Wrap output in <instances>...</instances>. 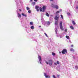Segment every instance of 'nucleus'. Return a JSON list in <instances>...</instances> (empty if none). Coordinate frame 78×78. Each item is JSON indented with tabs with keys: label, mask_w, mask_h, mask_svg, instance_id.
I'll use <instances>...</instances> for the list:
<instances>
[{
	"label": "nucleus",
	"mask_w": 78,
	"mask_h": 78,
	"mask_svg": "<svg viewBox=\"0 0 78 78\" xmlns=\"http://www.w3.org/2000/svg\"><path fill=\"white\" fill-rule=\"evenodd\" d=\"M58 19H59V17H57V16H56L55 18V25H58Z\"/></svg>",
	"instance_id": "f257e3e1"
},
{
	"label": "nucleus",
	"mask_w": 78,
	"mask_h": 78,
	"mask_svg": "<svg viewBox=\"0 0 78 78\" xmlns=\"http://www.w3.org/2000/svg\"><path fill=\"white\" fill-rule=\"evenodd\" d=\"M46 63L47 64H49V66H51L52 65V63H53V61L52 60H50L49 61V62L48 63L46 61Z\"/></svg>",
	"instance_id": "f03ea898"
},
{
	"label": "nucleus",
	"mask_w": 78,
	"mask_h": 78,
	"mask_svg": "<svg viewBox=\"0 0 78 78\" xmlns=\"http://www.w3.org/2000/svg\"><path fill=\"white\" fill-rule=\"evenodd\" d=\"M62 21H61L60 23V28L61 30H62V31H63V30H64V29L62 27Z\"/></svg>",
	"instance_id": "7ed1b4c3"
},
{
	"label": "nucleus",
	"mask_w": 78,
	"mask_h": 78,
	"mask_svg": "<svg viewBox=\"0 0 78 78\" xmlns=\"http://www.w3.org/2000/svg\"><path fill=\"white\" fill-rule=\"evenodd\" d=\"M67 50L66 49H64L62 51V53L63 54H66V53H67Z\"/></svg>",
	"instance_id": "20e7f679"
},
{
	"label": "nucleus",
	"mask_w": 78,
	"mask_h": 78,
	"mask_svg": "<svg viewBox=\"0 0 78 78\" xmlns=\"http://www.w3.org/2000/svg\"><path fill=\"white\" fill-rule=\"evenodd\" d=\"M52 7L55 8H56V9H58V5H53V4H52Z\"/></svg>",
	"instance_id": "39448f33"
},
{
	"label": "nucleus",
	"mask_w": 78,
	"mask_h": 78,
	"mask_svg": "<svg viewBox=\"0 0 78 78\" xmlns=\"http://www.w3.org/2000/svg\"><path fill=\"white\" fill-rule=\"evenodd\" d=\"M44 75L46 78H50V76L48 75H47V73H44Z\"/></svg>",
	"instance_id": "423d86ee"
},
{
	"label": "nucleus",
	"mask_w": 78,
	"mask_h": 78,
	"mask_svg": "<svg viewBox=\"0 0 78 78\" xmlns=\"http://www.w3.org/2000/svg\"><path fill=\"white\" fill-rule=\"evenodd\" d=\"M45 9H46V7L45 6H43L42 8L43 12H44V11H45Z\"/></svg>",
	"instance_id": "0eeeda50"
},
{
	"label": "nucleus",
	"mask_w": 78,
	"mask_h": 78,
	"mask_svg": "<svg viewBox=\"0 0 78 78\" xmlns=\"http://www.w3.org/2000/svg\"><path fill=\"white\" fill-rule=\"evenodd\" d=\"M38 59L39 60V61H40V64H42V62H41V61H42V59H41V56H39L38 57Z\"/></svg>",
	"instance_id": "6e6552de"
},
{
	"label": "nucleus",
	"mask_w": 78,
	"mask_h": 78,
	"mask_svg": "<svg viewBox=\"0 0 78 78\" xmlns=\"http://www.w3.org/2000/svg\"><path fill=\"white\" fill-rule=\"evenodd\" d=\"M17 16L19 19H20V18H21V15L19 14V13H18Z\"/></svg>",
	"instance_id": "1a4fd4ad"
},
{
	"label": "nucleus",
	"mask_w": 78,
	"mask_h": 78,
	"mask_svg": "<svg viewBox=\"0 0 78 78\" xmlns=\"http://www.w3.org/2000/svg\"><path fill=\"white\" fill-rule=\"evenodd\" d=\"M22 16H24V17H27V15L24 14L23 13H22Z\"/></svg>",
	"instance_id": "9d476101"
},
{
	"label": "nucleus",
	"mask_w": 78,
	"mask_h": 78,
	"mask_svg": "<svg viewBox=\"0 0 78 78\" xmlns=\"http://www.w3.org/2000/svg\"><path fill=\"white\" fill-rule=\"evenodd\" d=\"M70 28H71V29H72V30H73V26H71L70 27Z\"/></svg>",
	"instance_id": "9b49d317"
},
{
	"label": "nucleus",
	"mask_w": 78,
	"mask_h": 78,
	"mask_svg": "<svg viewBox=\"0 0 78 78\" xmlns=\"http://www.w3.org/2000/svg\"><path fill=\"white\" fill-rule=\"evenodd\" d=\"M46 15L47 16H48V17H49V14L47 12H46Z\"/></svg>",
	"instance_id": "f8f14e48"
},
{
	"label": "nucleus",
	"mask_w": 78,
	"mask_h": 78,
	"mask_svg": "<svg viewBox=\"0 0 78 78\" xmlns=\"http://www.w3.org/2000/svg\"><path fill=\"white\" fill-rule=\"evenodd\" d=\"M46 23L48 25H50V23L48 21V22Z\"/></svg>",
	"instance_id": "ddd939ff"
},
{
	"label": "nucleus",
	"mask_w": 78,
	"mask_h": 78,
	"mask_svg": "<svg viewBox=\"0 0 78 78\" xmlns=\"http://www.w3.org/2000/svg\"><path fill=\"white\" fill-rule=\"evenodd\" d=\"M34 27L33 26H31L30 27V28H31V29H34Z\"/></svg>",
	"instance_id": "4468645a"
},
{
	"label": "nucleus",
	"mask_w": 78,
	"mask_h": 78,
	"mask_svg": "<svg viewBox=\"0 0 78 78\" xmlns=\"http://www.w3.org/2000/svg\"><path fill=\"white\" fill-rule=\"evenodd\" d=\"M40 11H42V9L41 7L40 8Z\"/></svg>",
	"instance_id": "2eb2a0df"
},
{
	"label": "nucleus",
	"mask_w": 78,
	"mask_h": 78,
	"mask_svg": "<svg viewBox=\"0 0 78 78\" xmlns=\"http://www.w3.org/2000/svg\"><path fill=\"white\" fill-rule=\"evenodd\" d=\"M63 36H63V34H61V35H60V38H61V37H62Z\"/></svg>",
	"instance_id": "dca6fc26"
},
{
	"label": "nucleus",
	"mask_w": 78,
	"mask_h": 78,
	"mask_svg": "<svg viewBox=\"0 0 78 78\" xmlns=\"http://www.w3.org/2000/svg\"><path fill=\"white\" fill-rule=\"evenodd\" d=\"M66 38H67V39H69V36H66Z\"/></svg>",
	"instance_id": "f3484780"
},
{
	"label": "nucleus",
	"mask_w": 78,
	"mask_h": 78,
	"mask_svg": "<svg viewBox=\"0 0 78 78\" xmlns=\"http://www.w3.org/2000/svg\"><path fill=\"white\" fill-rule=\"evenodd\" d=\"M70 51H74V50L73 48H71L70 49Z\"/></svg>",
	"instance_id": "a211bd4d"
},
{
	"label": "nucleus",
	"mask_w": 78,
	"mask_h": 78,
	"mask_svg": "<svg viewBox=\"0 0 78 78\" xmlns=\"http://www.w3.org/2000/svg\"><path fill=\"white\" fill-rule=\"evenodd\" d=\"M55 33L56 34H57V31H58L57 30V29L56 28H55Z\"/></svg>",
	"instance_id": "6ab92c4d"
},
{
	"label": "nucleus",
	"mask_w": 78,
	"mask_h": 78,
	"mask_svg": "<svg viewBox=\"0 0 78 78\" xmlns=\"http://www.w3.org/2000/svg\"><path fill=\"white\" fill-rule=\"evenodd\" d=\"M72 23L73 25H75V22L73 21H72Z\"/></svg>",
	"instance_id": "aec40b11"
},
{
	"label": "nucleus",
	"mask_w": 78,
	"mask_h": 78,
	"mask_svg": "<svg viewBox=\"0 0 78 78\" xmlns=\"http://www.w3.org/2000/svg\"><path fill=\"white\" fill-rule=\"evenodd\" d=\"M52 55H53V56H55V53H53V52H52Z\"/></svg>",
	"instance_id": "412c9836"
},
{
	"label": "nucleus",
	"mask_w": 78,
	"mask_h": 78,
	"mask_svg": "<svg viewBox=\"0 0 78 78\" xmlns=\"http://www.w3.org/2000/svg\"><path fill=\"white\" fill-rule=\"evenodd\" d=\"M30 24L31 25H33V22H31L30 23Z\"/></svg>",
	"instance_id": "4be33fe9"
},
{
	"label": "nucleus",
	"mask_w": 78,
	"mask_h": 78,
	"mask_svg": "<svg viewBox=\"0 0 78 78\" xmlns=\"http://www.w3.org/2000/svg\"><path fill=\"white\" fill-rule=\"evenodd\" d=\"M78 66H76L75 67V68L76 69H78Z\"/></svg>",
	"instance_id": "5701e85b"
},
{
	"label": "nucleus",
	"mask_w": 78,
	"mask_h": 78,
	"mask_svg": "<svg viewBox=\"0 0 78 78\" xmlns=\"http://www.w3.org/2000/svg\"><path fill=\"white\" fill-rule=\"evenodd\" d=\"M57 69L58 70H59V69H60V68L59 67H57Z\"/></svg>",
	"instance_id": "b1692460"
},
{
	"label": "nucleus",
	"mask_w": 78,
	"mask_h": 78,
	"mask_svg": "<svg viewBox=\"0 0 78 78\" xmlns=\"http://www.w3.org/2000/svg\"><path fill=\"white\" fill-rule=\"evenodd\" d=\"M35 8L36 9H38V8H39V6H36Z\"/></svg>",
	"instance_id": "393cba45"
},
{
	"label": "nucleus",
	"mask_w": 78,
	"mask_h": 78,
	"mask_svg": "<svg viewBox=\"0 0 78 78\" xmlns=\"http://www.w3.org/2000/svg\"><path fill=\"white\" fill-rule=\"evenodd\" d=\"M28 12L29 13H31V11L30 10H29L28 11Z\"/></svg>",
	"instance_id": "a878e982"
},
{
	"label": "nucleus",
	"mask_w": 78,
	"mask_h": 78,
	"mask_svg": "<svg viewBox=\"0 0 78 78\" xmlns=\"http://www.w3.org/2000/svg\"><path fill=\"white\" fill-rule=\"evenodd\" d=\"M32 5H35V4H36V3H35V2H33V3H32Z\"/></svg>",
	"instance_id": "bb28decb"
},
{
	"label": "nucleus",
	"mask_w": 78,
	"mask_h": 78,
	"mask_svg": "<svg viewBox=\"0 0 78 78\" xmlns=\"http://www.w3.org/2000/svg\"><path fill=\"white\" fill-rule=\"evenodd\" d=\"M27 10H29L30 9V8L28 7H27Z\"/></svg>",
	"instance_id": "cd10ccee"
},
{
	"label": "nucleus",
	"mask_w": 78,
	"mask_h": 78,
	"mask_svg": "<svg viewBox=\"0 0 78 78\" xmlns=\"http://www.w3.org/2000/svg\"><path fill=\"white\" fill-rule=\"evenodd\" d=\"M57 63L58 64H59V62L58 61L57 62Z\"/></svg>",
	"instance_id": "c85d7f7f"
},
{
	"label": "nucleus",
	"mask_w": 78,
	"mask_h": 78,
	"mask_svg": "<svg viewBox=\"0 0 78 78\" xmlns=\"http://www.w3.org/2000/svg\"><path fill=\"white\" fill-rule=\"evenodd\" d=\"M44 34H45V36H46V37H48V36H47V34H46V33H45Z\"/></svg>",
	"instance_id": "c756f323"
},
{
	"label": "nucleus",
	"mask_w": 78,
	"mask_h": 78,
	"mask_svg": "<svg viewBox=\"0 0 78 78\" xmlns=\"http://www.w3.org/2000/svg\"><path fill=\"white\" fill-rule=\"evenodd\" d=\"M67 14L68 15V16H70V13L69 12H68L67 13Z\"/></svg>",
	"instance_id": "7c9ffc66"
},
{
	"label": "nucleus",
	"mask_w": 78,
	"mask_h": 78,
	"mask_svg": "<svg viewBox=\"0 0 78 78\" xmlns=\"http://www.w3.org/2000/svg\"><path fill=\"white\" fill-rule=\"evenodd\" d=\"M61 18H62V19H63V16H62V15H61Z\"/></svg>",
	"instance_id": "2f4dec72"
},
{
	"label": "nucleus",
	"mask_w": 78,
	"mask_h": 78,
	"mask_svg": "<svg viewBox=\"0 0 78 78\" xmlns=\"http://www.w3.org/2000/svg\"><path fill=\"white\" fill-rule=\"evenodd\" d=\"M53 78H56V77H55V75H53Z\"/></svg>",
	"instance_id": "473e14b6"
},
{
	"label": "nucleus",
	"mask_w": 78,
	"mask_h": 78,
	"mask_svg": "<svg viewBox=\"0 0 78 78\" xmlns=\"http://www.w3.org/2000/svg\"><path fill=\"white\" fill-rule=\"evenodd\" d=\"M59 11H57V12H56V14H58V13H59Z\"/></svg>",
	"instance_id": "72a5a7b5"
},
{
	"label": "nucleus",
	"mask_w": 78,
	"mask_h": 78,
	"mask_svg": "<svg viewBox=\"0 0 78 78\" xmlns=\"http://www.w3.org/2000/svg\"><path fill=\"white\" fill-rule=\"evenodd\" d=\"M65 31L66 32V31H67V30L66 29L65 30Z\"/></svg>",
	"instance_id": "f704fd0d"
},
{
	"label": "nucleus",
	"mask_w": 78,
	"mask_h": 78,
	"mask_svg": "<svg viewBox=\"0 0 78 78\" xmlns=\"http://www.w3.org/2000/svg\"><path fill=\"white\" fill-rule=\"evenodd\" d=\"M54 64L55 65H56V66L57 65V63H55Z\"/></svg>",
	"instance_id": "c9c22d12"
},
{
	"label": "nucleus",
	"mask_w": 78,
	"mask_h": 78,
	"mask_svg": "<svg viewBox=\"0 0 78 78\" xmlns=\"http://www.w3.org/2000/svg\"><path fill=\"white\" fill-rule=\"evenodd\" d=\"M71 47H73V45H71Z\"/></svg>",
	"instance_id": "e433bc0d"
},
{
	"label": "nucleus",
	"mask_w": 78,
	"mask_h": 78,
	"mask_svg": "<svg viewBox=\"0 0 78 78\" xmlns=\"http://www.w3.org/2000/svg\"><path fill=\"white\" fill-rule=\"evenodd\" d=\"M34 2H37V0H34Z\"/></svg>",
	"instance_id": "4c0bfd02"
},
{
	"label": "nucleus",
	"mask_w": 78,
	"mask_h": 78,
	"mask_svg": "<svg viewBox=\"0 0 78 78\" xmlns=\"http://www.w3.org/2000/svg\"><path fill=\"white\" fill-rule=\"evenodd\" d=\"M37 11H39V9H37Z\"/></svg>",
	"instance_id": "58836bf2"
},
{
	"label": "nucleus",
	"mask_w": 78,
	"mask_h": 78,
	"mask_svg": "<svg viewBox=\"0 0 78 78\" xmlns=\"http://www.w3.org/2000/svg\"><path fill=\"white\" fill-rule=\"evenodd\" d=\"M62 10L61 9H60L59 11H61Z\"/></svg>",
	"instance_id": "ea45409f"
},
{
	"label": "nucleus",
	"mask_w": 78,
	"mask_h": 78,
	"mask_svg": "<svg viewBox=\"0 0 78 78\" xmlns=\"http://www.w3.org/2000/svg\"><path fill=\"white\" fill-rule=\"evenodd\" d=\"M19 10L20 11H21V9H19Z\"/></svg>",
	"instance_id": "a19ab883"
},
{
	"label": "nucleus",
	"mask_w": 78,
	"mask_h": 78,
	"mask_svg": "<svg viewBox=\"0 0 78 78\" xmlns=\"http://www.w3.org/2000/svg\"><path fill=\"white\" fill-rule=\"evenodd\" d=\"M57 76H58V77H59V75H58Z\"/></svg>",
	"instance_id": "79ce46f5"
},
{
	"label": "nucleus",
	"mask_w": 78,
	"mask_h": 78,
	"mask_svg": "<svg viewBox=\"0 0 78 78\" xmlns=\"http://www.w3.org/2000/svg\"><path fill=\"white\" fill-rule=\"evenodd\" d=\"M76 9H78V6H77V7H76Z\"/></svg>",
	"instance_id": "37998d69"
},
{
	"label": "nucleus",
	"mask_w": 78,
	"mask_h": 78,
	"mask_svg": "<svg viewBox=\"0 0 78 78\" xmlns=\"http://www.w3.org/2000/svg\"><path fill=\"white\" fill-rule=\"evenodd\" d=\"M33 1V0H30V2H32Z\"/></svg>",
	"instance_id": "c03bdc74"
},
{
	"label": "nucleus",
	"mask_w": 78,
	"mask_h": 78,
	"mask_svg": "<svg viewBox=\"0 0 78 78\" xmlns=\"http://www.w3.org/2000/svg\"><path fill=\"white\" fill-rule=\"evenodd\" d=\"M59 53H60V54H61V52H59Z\"/></svg>",
	"instance_id": "a18cd8bd"
},
{
	"label": "nucleus",
	"mask_w": 78,
	"mask_h": 78,
	"mask_svg": "<svg viewBox=\"0 0 78 78\" xmlns=\"http://www.w3.org/2000/svg\"><path fill=\"white\" fill-rule=\"evenodd\" d=\"M53 0H50L51 1H53Z\"/></svg>",
	"instance_id": "49530a36"
},
{
	"label": "nucleus",
	"mask_w": 78,
	"mask_h": 78,
	"mask_svg": "<svg viewBox=\"0 0 78 78\" xmlns=\"http://www.w3.org/2000/svg\"><path fill=\"white\" fill-rule=\"evenodd\" d=\"M40 27H41V26H40Z\"/></svg>",
	"instance_id": "de8ad7c7"
},
{
	"label": "nucleus",
	"mask_w": 78,
	"mask_h": 78,
	"mask_svg": "<svg viewBox=\"0 0 78 78\" xmlns=\"http://www.w3.org/2000/svg\"><path fill=\"white\" fill-rule=\"evenodd\" d=\"M69 42H70V41H69Z\"/></svg>",
	"instance_id": "09e8293b"
}]
</instances>
